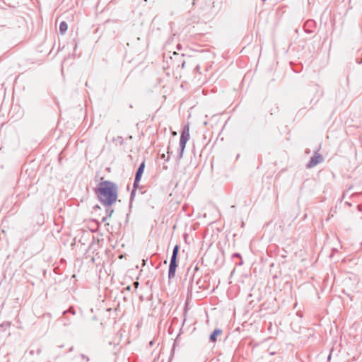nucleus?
<instances>
[{
	"label": "nucleus",
	"instance_id": "nucleus-1",
	"mask_svg": "<svg viewBox=\"0 0 362 362\" xmlns=\"http://www.w3.org/2000/svg\"><path fill=\"white\" fill-rule=\"evenodd\" d=\"M112 185L109 181L104 180L102 178L99 185V198L105 205H111L112 202Z\"/></svg>",
	"mask_w": 362,
	"mask_h": 362
},
{
	"label": "nucleus",
	"instance_id": "nucleus-2",
	"mask_svg": "<svg viewBox=\"0 0 362 362\" xmlns=\"http://www.w3.org/2000/svg\"><path fill=\"white\" fill-rule=\"evenodd\" d=\"M179 251V246L175 245L173 252V255L171 257V261L169 267V278H172L175 276L176 268H177V256Z\"/></svg>",
	"mask_w": 362,
	"mask_h": 362
},
{
	"label": "nucleus",
	"instance_id": "nucleus-3",
	"mask_svg": "<svg viewBox=\"0 0 362 362\" xmlns=\"http://www.w3.org/2000/svg\"><path fill=\"white\" fill-rule=\"evenodd\" d=\"M189 137H190V135H189V125H186L184 129H183V131L181 134V136H180V146L182 147V149L185 148V145L187 142V141L189 139Z\"/></svg>",
	"mask_w": 362,
	"mask_h": 362
},
{
	"label": "nucleus",
	"instance_id": "nucleus-4",
	"mask_svg": "<svg viewBox=\"0 0 362 362\" xmlns=\"http://www.w3.org/2000/svg\"><path fill=\"white\" fill-rule=\"evenodd\" d=\"M144 168H145V163L143 162L142 163H141L139 168L137 170L136 177H135L134 185H136L137 183L141 180Z\"/></svg>",
	"mask_w": 362,
	"mask_h": 362
},
{
	"label": "nucleus",
	"instance_id": "nucleus-5",
	"mask_svg": "<svg viewBox=\"0 0 362 362\" xmlns=\"http://www.w3.org/2000/svg\"><path fill=\"white\" fill-rule=\"evenodd\" d=\"M222 333V331L219 329H215L214 332L210 336V340L213 342L216 341V337L220 336Z\"/></svg>",
	"mask_w": 362,
	"mask_h": 362
},
{
	"label": "nucleus",
	"instance_id": "nucleus-6",
	"mask_svg": "<svg viewBox=\"0 0 362 362\" xmlns=\"http://www.w3.org/2000/svg\"><path fill=\"white\" fill-rule=\"evenodd\" d=\"M68 28V25L65 22H62L59 25V30L62 33H64Z\"/></svg>",
	"mask_w": 362,
	"mask_h": 362
},
{
	"label": "nucleus",
	"instance_id": "nucleus-7",
	"mask_svg": "<svg viewBox=\"0 0 362 362\" xmlns=\"http://www.w3.org/2000/svg\"><path fill=\"white\" fill-rule=\"evenodd\" d=\"M320 157L313 158L310 160V163L309 164V167H312L317 164L320 162Z\"/></svg>",
	"mask_w": 362,
	"mask_h": 362
}]
</instances>
